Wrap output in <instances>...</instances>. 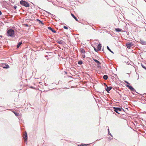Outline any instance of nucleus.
<instances>
[{"mask_svg": "<svg viewBox=\"0 0 146 146\" xmlns=\"http://www.w3.org/2000/svg\"><path fill=\"white\" fill-rule=\"evenodd\" d=\"M65 73L66 74V73H67L66 72H65Z\"/></svg>", "mask_w": 146, "mask_h": 146, "instance_id": "79ce46f5", "label": "nucleus"}, {"mask_svg": "<svg viewBox=\"0 0 146 146\" xmlns=\"http://www.w3.org/2000/svg\"><path fill=\"white\" fill-rule=\"evenodd\" d=\"M124 100H125V98H124Z\"/></svg>", "mask_w": 146, "mask_h": 146, "instance_id": "c03bdc74", "label": "nucleus"}, {"mask_svg": "<svg viewBox=\"0 0 146 146\" xmlns=\"http://www.w3.org/2000/svg\"><path fill=\"white\" fill-rule=\"evenodd\" d=\"M127 64H128V65H129L130 64L129 62H127Z\"/></svg>", "mask_w": 146, "mask_h": 146, "instance_id": "c9c22d12", "label": "nucleus"}, {"mask_svg": "<svg viewBox=\"0 0 146 146\" xmlns=\"http://www.w3.org/2000/svg\"><path fill=\"white\" fill-rule=\"evenodd\" d=\"M20 3L21 5L26 7H28L30 6L29 3L23 0H21L20 1Z\"/></svg>", "mask_w": 146, "mask_h": 146, "instance_id": "7ed1b4c3", "label": "nucleus"}, {"mask_svg": "<svg viewBox=\"0 0 146 146\" xmlns=\"http://www.w3.org/2000/svg\"><path fill=\"white\" fill-rule=\"evenodd\" d=\"M93 60L98 65H99L101 64V63L98 60H97V59L93 58Z\"/></svg>", "mask_w": 146, "mask_h": 146, "instance_id": "9b49d317", "label": "nucleus"}, {"mask_svg": "<svg viewBox=\"0 0 146 146\" xmlns=\"http://www.w3.org/2000/svg\"><path fill=\"white\" fill-rule=\"evenodd\" d=\"M113 111L118 114H120V113L119 112V111H121L122 110L124 111L123 109L122 108H120L119 107H114L113 108Z\"/></svg>", "mask_w": 146, "mask_h": 146, "instance_id": "20e7f679", "label": "nucleus"}, {"mask_svg": "<svg viewBox=\"0 0 146 146\" xmlns=\"http://www.w3.org/2000/svg\"><path fill=\"white\" fill-rule=\"evenodd\" d=\"M82 63H83V62H82V60H79L78 62V64H79L81 65V64H82Z\"/></svg>", "mask_w": 146, "mask_h": 146, "instance_id": "5701e85b", "label": "nucleus"}, {"mask_svg": "<svg viewBox=\"0 0 146 146\" xmlns=\"http://www.w3.org/2000/svg\"><path fill=\"white\" fill-rule=\"evenodd\" d=\"M104 84L106 86V85H106V84L105 83H104Z\"/></svg>", "mask_w": 146, "mask_h": 146, "instance_id": "ea45409f", "label": "nucleus"}, {"mask_svg": "<svg viewBox=\"0 0 146 146\" xmlns=\"http://www.w3.org/2000/svg\"><path fill=\"white\" fill-rule=\"evenodd\" d=\"M0 67H2L4 69H8L9 68V66L7 63L0 64Z\"/></svg>", "mask_w": 146, "mask_h": 146, "instance_id": "39448f33", "label": "nucleus"}, {"mask_svg": "<svg viewBox=\"0 0 146 146\" xmlns=\"http://www.w3.org/2000/svg\"><path fill=\"white\" fill-rule=\"evenodd\" d=\"M82 56L83 58H85V55L84 54H83L82 55Z\"/></svg>", "mask_w": 146, "mask_h": 146, "instance_id": "f704fd0d", "label": "nucleus"}, {"mask_svg": "<svg viewBox=\"0 0 146 146\" xmlns=\"http://www.w3.org/2000/svg\"><path fill=\"white\" fill-rule=\"evenodd\" d=\"M103 78L104 80H107L108 78V76L106 75H105L103 76Z\"/></svg>", "mask_w": 146, "mask_h": 146, "instance_id": "6ab92c4d", "label": "nucleus"}, {"mask_svg": "<svg viewBox=\"0 0 146 146\" xmlns=\"http://www.w3.org/2000/svg\"><path fill=\"white\" fill-rule=\"evenodd\" d=\"M133 45V43L130 42H129L128 43H127L126 44V47L128 49L130 48L131 46Z\"/></svg>", "mask_w": 146, "mask_h": 146, "instance_id": "0eeeda50", "label": "nucleus"}, {"mask_svg": "<svg viewBox=\"0 0 146 146\" xmlns=\"http://www.w3.org/2000/svg\"><path fill=\"white\" fill-rule=\"evenodd\" d=\"M13 7L14 9H16L17 7V6H16V5H14Z\"/></svg>", "mask_w": 146, "mask_h": 146, "instance_id": "c85d7f7f", "label": "nucleus"}, {"mask_svg": "<svg viewBox=\"0 0 146 146\" xmlns=\"http://www.w3.org/2000/svg\"><path fill=\"white\" fill-rule=\"evenodd\" d=\"M80 52L84 54L85 52V50L83 48H81L80 49Z\"/></svg>", "mask_w": 146, "mask_h": 146, "instance_id": "f3484780", "label": "nucleus"}, {"mask_svg": "<svg viewBox=\"0 0 146 146\" xmlns=\"http://www.w3.org/2000/svg\"><path fill=\"white\" fill-rule=\"evenodd\" d=\"M63 28H64L65 29H67H67H68V27L67 26H64Z\"/></svg>", "mask_w": 146, "mask_h": 146, "instance_id": "a878e982", "label": "nucleus"}, {"mask_svg": "<svg viewBox=\"0 0 146 146\" xmlns=\"http://www.w3.org/2000/svg\"><path fill=\"white\" fill-rule=\"evenodd\" d=\"M113 137H112V138L109 137V138L108 139L109 140V141H111L113 139Z\"/></svg>", "mask_w": 146, "mask_h": 146, "instance_id": "c756f323", "label": "nucleus"}, {"mask_svg": "<svg viewBox=\"0 0 146 146\" xmlns=\"http://www.w3.org/2000/svg\"><path fill=\"white\" fill-rule=\"evenodd\" d=\"M119 95H120L121 97L122 96V95L121 94H119Z\"/></svg>", "mask_w": 146, "mask_h": 146, "instance_id": "58836bf2", "label": "nucleus"}, {"mask_svg": "<svg viewBox=\"0 0 146 146\" xmlns=\"http://www.w3.org/2000/svg\"><path fill=\"white\" fill-rule=\"evenodd\" d=\"M36 20L38 22L39 24H41L42 25H44V24L43 23V22L40 20L37 19H36Z\"/></svg>", "mask_w": 146, "mask_h": 146, "instance_id": "dca6fc26", "label": "nucleus"}, {"mask_svg": "<svg viewBox=\"0 0 146 146\" xmlns=\"http://www.w3.org/2000/svg\"><path fill=\"white\" fill-rule=\"evenodd\" d=\"M102 46L100 43H99L98 45L97 48L98 51L101 50V49Z\"/></svg>", "mask_w": 146, "mask_h": 146, "instance_id": "f8f14e48", "label": "nucleus"}, {"mask_svg": "<svg viewBox=\"0 0 146 146\" xmlns=\"http://www.w3.org/2000/svg\"><path fill=\"white\" fill-rule=\"evenodd\" d=\"M22 43H23L22 41L18 43L17 46V48H19V47L21 45Z\"/></svg>", "mask_w": 146, "mask_h": 146, "instance_id": "4468645a", "label": "nucleus"}, {"mask_svg": "<svg viewBox=\"0 0 146 146\" xmlns=\"http://www.w3.org/2000/svg\"><path fill=\"white\" fill-rule=\"evenodd\" d=\"M94 50L96 52H97L98 51V49H97L95 47H94Z\"/></svg>", "mask_w": 146, "mask_h": 146, "instance_id": "bb28decb", "label": "nucleus"}, {"mask_svg": "<svg viewBox=\"0 0 146 146\" xmlns=\"http://www.w3.org/2000/svg\"><path fill=\"white\" fill-rule=\"evenodd\" d=\"M124 81L125 83L127 84L126 85V86L128 87L131 91L134 92H135L136 93L139 94L136 91V90L131 85H129L130 84V83H129L126 80H125Z\"/></svg>", "mask_w": 146, "mask_h": 146, "instance_id": "f03ea898", "label": "nucleus"}, {"mask_svg": "<svg viewBox=\"0 0 146 146\" xmlns=\"http://www.w3.org/2000/svg\"><path fill=\"white\" fill-rule=\"evenodd\" d=\"M23 138L25 140V142L26 143H27L28 135L26 131H25L24 134L23 135Z\"/></svg>", "mask_w": 146, "mask_h": 146, "instance_id": "423d86ee", "label": "nucleus"}, {"mask_svg": "<svg viewBox=\"0 0 146 146\" xmlns=\"http://www.w3.org/2000/svg\"><path fill=\"white\" fill-rule=\"evenodd\" d=\"M98 66H97V67L98 68H101V66L99 65H98Z\"/></svg>", "mask_w": 146, "mask_h": 146, "instance_id": "473e14b6", "label": "nucleus"}, {"mask_svg": "<svg viewBox=\"0 0 146 146\" xmlns=\"http://www.w3.org/2000/svg\"><path fill=\"white\" fill-rule=\"evenodd\" d=\"M78 146H87V145L85 144H81L78 145Z\"/></svg>", "mask_w": 146, "mask_h": 146, "instance_id": "393cba45", "label": "nucleus"}, {"mask_svg": "<svg viewBox=\"0 0 146 146\" xmlns=\"http://www.w3.org/2000/svg\"><path fill=\"white\" fill-rule=\"evenodd\" d=\"M24 25L25 27H28L29 26V25L28 24H27L26 23L24 24Z\"/></svg>", "mask_w": 146, "mask_h": 146, "instance_id": "cd10ccee", "label": "nucleus"}, {"mask_svg": "<svg viewBox=\"0 0 146 146\" xmlns=\"http://www.w3.org/2000/svg\"><path fill=\"white\" fill-rule=\"evenodd\" d=\"M107 49L110 52H111V53H112L113 54L114 53L110 49V48H109V47L108 46H107Z\"/></svg>", "mask_w": 146, "mask_h": 146, "instance_id": "412c9836", "label": "nucleus"}, {"mask_svg": "<svg viewBox=\"0 0 146 146\" xmlns=\"http://www.w3.org/2000/svg\"><path fill=\"white\" fill-rule=\"evenodd\" d=\"M29 88H32V89H33V88H34V87L32 86H30Z\"/></svg>", "mask_w": 146, "mask_h": 146, "instance_id": "72a5a7b5", "label": "nucleus"}, {"mask_svg": "<svg viewBox=\"0 0 146 146\" xmlns=\"http://www.w3.org/2000/svg\"><path fill=\"white\" fill-rule=\"evenodd\" d=\"M108 127V134L110 135L111 136V137H113V135H111V134L110 133V130H109V127L108 126H107L106 127Z\"/></svg>", "mask_w": 146, "mask_h": 146, "instance_id": "2eb2a0df", "label": "nucleus"}, {"mask_svg": "<svg viewBox=\"0 0 146 146\" xmlns=\"http://www.w3.org/2000/svg\"><path fill=\"white\" fill-rule=\"evenodd\" d=\"M146 95V93L143 94V95Z\"/></svg>", "mask_w": 146, "mask_h": 146, "instance_id": "4c0bfd02", "label": "nucleus"}, {"mask_svg": "<svg viewBox=\"0 0 146 146\" xmlns=\"http://www.w3.org/2000/svg\"><path fill=\"white\" fill-rule=\"evenodd\" d=\"M71 15L72 17L76 21L78 22V20L77 19L76 17L74 16V14L71 13Z\"/></svg>", "mask_w": 146, "mask_h": 146, "instance_id": "ddd939ff", "label": "nucleus"}, {"mask_svg": "<svg viewBox=\"0 0 146 146\" xmlns=\"http://www.w3.org/2000/svg\"><path fill=\"white\" fill-rule=\"evenodd\" d=\"M48 29L51 31L53 33H55L56 32V31H55L54 29L50 27H48Z\"/></svg>", "mask_w": 146, "mask_h": 146, "instance_id": "1a4fd4ad", "label": "nucleus"}, {"mask_svg": "<svg viewBox=\"0 0 146 146\" xmlns=\"http://www.w3.org/2000/svg\"><path fill=\"white\" fill-rule=\"evenodd\" d=\"M57 43H58L60 44H63V43L62 42V40H60L59 41H57Z\"/></svg>", "mask_w": 146, "mask_h": 146, "instance_id": "4be33fe9", "label": "nucleus"}, {"mask_svg": "<svg viewBox=\"0 0 146 146\" xmlns=\"http://www.w3.org/2000/svg\"><path fill=\"white\" fill-rule=\"evenodd\" d=\"M7 35L9 37H15V31L12 29H7Z\"/></svg>", "mask_w": 146, "mask_h": 146, "instance_id": "f257e3e1", "label": "nucleus"}, {"mask_svg": "<svg viewBox=\"0 0 146 146\" xmlns=\"http://www.w3.org/2000/svg\"><path fill=\"white\" fill-rule=\"evenodd\" d=\"M2 12L0 10V15H1L2 14Z\"/></svg>", "mask_w": 146, "mask_h": 146, "instance_id": "e433bc0d", "label": "nucleus"}, {"mask_svg": "<svg viewBox=\"0 0 146 146\" xmlns=\"http://www.w3.org/2000/svg\"><path fill=\"white\" fill-rule=\"evenodd\" d=\"M141 65L142 68H143L144 69L146 70V67L143 65L141 63Z\"/></svg>", "mask_w": 146, "mask_h": 146, "instance_id": "b1692460", "label": "nucleus"}, {"mask_svg": "<svg viewBox=\"0 0 146 146\" xmlns=\"http://www.w3.org/2000/svg\"><path fill=\"white\" fill-rule=\"evenodd\" d=\"M112 88V87L111 86L108 87L106 85V88H105V90L108 93H109L111 89Z\"/></svg>", "mask_w": 146, "mask_h": 146, "instance_id": "6e6552de", "label": "nucleus"}, {"mask_svg": "<svg viewBox=\"0 0 146 146\" xmlns=\"http://www.w3.org/2000/svg\"><path fill=\"white\" fill-rule=\"evenodd\" d=\"M2 37V35H0V37Z\"/></svg>", "mask_w": 146, "mask_h": 146, "instance_id": "a19ab883", "label": "nucleus"}, {"mask_svg": "<svg viewBox=\"0 0 146 146\" xmlns=\"http://www.w3.org/2000/svg\"><path fill=\"white\" fill-rule=\"evenodd\" d=\"M104 50H104L102 49V51H103Z\"/></svg>", "mask_w": 146, "mask_h": 146, "instance_id": "37998d69", "label": "nucleus"}, {"mask_svg": "<svg viewBox=\"0 0 146 146\" xmlns=\"http://www.w3.org/2000/svg\"><path fill=\"white\" fill-rule=\"evenodd\" d=\"M13 112L16 116H18L19 115V113H17L14 111H13Z\"/></svg>", "mask_w": 146, "mask_h": 146, "instance_id": "aec40b11", "label": "nucleus"}, {"mask_svg": "<svg viewBox=\"0 0 146 146\" xmlns=\"http://www.w3.org/2000/svg\"><path fill=\"white\" fill-rule=\"evenodd\" d=\"M115 31L117 32H121L122 31V29L119 28H117L115 29Z\"/></svg>", "mask_w": 146, "mask_h": 146, "instance_id": "a211bd4d", "label": "nucleus"}, {"mask_svg": "<svg viewBox=\"0 0 146 146\" xmlns=\"http://www.w3.org/2000/svg\"><path fill=\"white\" fill-rule=\"evenodd\" d=\"M46 12L48 14L50 15H51V13H50V12H48V11H46Z\"/></svg>", "mask_w": 146, "mask_h": 146, "instance_id": "7c9ffc66", "label": "nucleus"}, {"mask_svg": "<svg viewBox=\"0 0 146 146\" xmlns=\"http://www.w3.org/2000/svg\"><path fill=\"white\" fill-rule=\"evenodd\" d=\"M140 43L143 45H146V41L143 40L141 39L140 41Z\"/></svg>", "mask_w": 146, "mask_h": 146, "instance_id": "9d476101", "label": "nucleus"}, {"mask_svg": "<svg viewBox=\"0 0 146 146\" xmlns=\"http://www.w3.org/2000/svg\"><path fill=\"white\" fill-rule=\"evenodd\" d=\"M52 15V17H55L56 16L53 14H51V15Z\"/></svg>", "mask_w": 146, "mask_h": 146, "instance_id": "2f4dec72", "label": "nucleus"}]
</instances>
